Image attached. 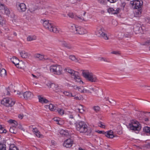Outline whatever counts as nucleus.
I'll use <instances>...</instances> for the list:
<instances>
[{
  "instance_id": "obj_1",
  "label": "nucleus",
  "mask_w": 150,
  "mask_h": 150,
  "mask_svg": "<svg viewBox=\"0 0 150 150\" xmlns=\"http://www.w3.org/2000/svg\"><path fill=\"white\" fill-rule=\"evenodd\" d=\"M76 129L80 132L86 133L87 135H90L92 132L91 129L88 127L85 122L83 121H81L76 124Z\"/></svg>"
},
{
  "instance_id": "obj_2",
  "label": "nucleus",
  "mask_w": 150,
  "mask_h": 150,
  "mask_svg": "<svg viewBox=\"0 0 150 150\" xmlns=\"http://www.w3.org/2000/svg\"><path fill=\"white\" fill-rule=\"evenodd\" d=\"M82 75L87 80L92 83H97L98 80L96 76L88 70H83Z\"/></svg>"
},
{
  "instance_id": "obj_3",
  "label": "nucleus",
  "mask_w": 150,
  "mask_h": 150,
  "mask_svg": "<svg viewBox=\"0 0 150 150\" xmlns=\"http://www.w3.org/2000/svg\"><path fill=\"white\" fill-rule=\"evenodd\" d=\"M69 28L72 32L76 34L83 35L87 33V31L83 27L77 26L74 24H71Z\"/></svg>"
},
{
  "instance_id": "obj_4",
  "label": "nucleus",
  "mask_w": 150,
  "mask_h": 150,
  "mask_svg": "<svg viewBox=\"0 0 150 150\" xmlns=\"http://www.w3.org/2000/svg\"><path fill=\"white\" fill-rule=\"evenodd\" d=\"M96 35L99 37L103 38L105 40L109 39L108 37V36L107 32L105 29L103 27L98 28L96 31Z\"/></svg>"
},
{
  "instance_id": "obj_5",
  "label": "nucleus",
  "mask_w": 150,
  "mask_h": 150,
  "mask_svg": "<svg viewBox=\"0 0 150 150\" xmlns=\"http://www.w3.org/2000/svg\"><path fill=\"white\" fill-rule=\"evenodd\" d=\"M62 67L59 65H52L50 67L51 72L57 75L60 74L62 73Z\"/></svg>"
},
{
  "instance_id": "obj_6",
  "label": "nucleus",
  "mask_w": 150,
  "mask_h": 150,
  "mask_svg": "<svg viewBox=\"0 0 150 150\" xmlns=\"http://www.w3.org/2000/svg\"><path fill=\"white\" fill-rule=\"evenodd\" d=\"M129 127L131 129L134 130L139 131L141 128L140 124L135 120L132 121L129 124Z\"/></svg>"
},
{
  "instance_id": "obj_7",
  "label": "nucleus",
  "mask_w": 150,
  "mask_h": 150,
  "mask_svg": "<svg viewBox=\"0 0 150 150\" xmlns=\"http://www.w3.org/2000/svg\"><path fill=\"white\" fill-rule=\"evenodd\" d=\"M143 2L141 0H133L130 1V4L132 8L134 9L141 8L142 6Z\"/></svg>"
},
{
  "instance_id": "obj_8",
  "label": "nucleus",
  "mask_w": 150,
  "mask_h": 150,
  "mask_svg": "<svg viewBox=\"0 0 150 150\" xmlns=\"http://www.w3.org/2000/svg\"><path fill=\"white\" fill-rule=\"evenodd\" d=\"M71 78L76 82L79 83H80L83 84V82L81 80L80 77L79 75V73L74 71L71 75Z\"/></svg>"
},
{
  "instance_id": "obj_9",
  "label": "nucleus",
  "mask_w": 150,
  "mask_h": 150,
  "mask_svg": "<svg viewBox=\"0 0 150 150\" xmlns=\"http://www.w3.org/2000/svg\"><path fill=\"white\" fill-rule=\"evenodd\" d=\"M47 85L50 88H52L56 92H58L61 91L58 85L54 83L49 82Z\"/></svg>"
},
{
  "instance_id": "obj_10",
  "label": "nucleus",
  "mask_w": 150,
  "mask_h": 150,
  "mask_svg": "<svg viewBox=\"0 0 150 150\" xmlns=\"http://www.w3.org/2000/svg\"><path fill=\"white\" fill-rule=\"evenodd\" d=\"M97 132L100 134H104L107 137L110 138H112L114 137L113 132L112 130H110L105 132L104 131L98 130Z\"/></svg>"
},
{
  "instance_id": "obj_11",
  "label": "nucleus",
  "mask_w": 150,
  "mask_h": 150,
  "mask_svg": "<svg viewBox=\"0 0 150 150\" xmlns=\"http://www.w3.org/2000/svg\"><path fill=\"white\" fill-rule=\"evenodd\" d=\"M73 143L72 139L69 138L67 139L64 142L63 145L67 148H69L71 147Z\"/></svg>"
},
{
  "instance_id": "obj_12",
  "label": "nucleus",
  "mask_w": 150,
  "mask_h": 150,
  "mask_svg": "<svg viewBox=\"0 0 150 150\" xmlns=\"http://www.w3.org/2000/svg\"><path fill=\"white\" fill-rule=\"evenodd\" d=\"M134 30L137 33H144L145 27L144 26H141L140 25H139L135 27L134 28Z\"/></svg>"
},
{
  "instance_id": "obj_13",
  "label": "nucleus",
  "mask_w": 150,
  "mask_h": 150,
  "mask_svg": "<svg viewBox=\"0 0 150 150\" xmlns=\"http://www.w3.org/2000/svg\"><path fill=\"white\" fill-rule=\"evenodd\" d=\"M11 61L18 68H21L22 67L21 66L20 63H19V61L18 58L13 57L11 59Z\"/></svg>"
},
{
  "instance_id": "obj_14",
  "label": "nucleus",
  "mask_w": 150,
  "mask_h": 150,
  "mask_svg": "<svg viewBox=\"0 0 150 150\" xmlns=\"http://www.w3.org/2000/svg\"><path fill=\"white\" fill-rule=\"evenodd\" d=\"M17 6L18 9L20 12L25 11L26 9V6L23 3L19 4L17 5Z\"/></svg>"
},
{
  "instance_id": "obj_15",
  "label": "nucleus",
  "mask_w": 150,
  "mask_h": 150,
  "mask_svg": "<svg viewBox=\"0 0 150 150\" xmlns=\"http://www.w3.org/2000/svg\"><path fill=\"white\" fill-rule=\"evenodd\" d=\"M23 96L26 99H30L33 97V94L31 92L29 91H26L23 93Z\"/></svg>"
},
{
  "instance_id": "obj_16",
  "label": "nucleus",
  "mask_w": 150,
  "mask_h": 150,
  "mask_svg": "<svg viewBox=\"0 0 150 150\" xmlns=\"http://www.w3.org/2000/svg\"><path fill=\"white\" fill-rule=\"evenodd\" d=\"M62 45L63 47H66L68 49L73 50L74 49V47L65 41L62 42Z\"/></svg>"
},
{
  "instance_id": "obj_17",
  "label": "nucleus",
  "mask_w": 150,
  "mask_h": 150,
  "mask_svg": "<svg viewBox=\"0 0 150 150\" xmlns=\"http://www.w3.org/2000/svg\"><path fill=\"white\" fill-rule=\"evenodd\" d=\"M42 21L43 22V25L44 27L46 29L49 30L50 27H52V25L51 23H49L48 20L44 21L42 20Z\"/></svg>"
},
{
  "instance_id": "obj_18",
  "label": "nucleus",
  "mask_w": 150,
  "mask_h": 150,
  "mask_svg": "<svg viewBox=\"0 0 150 150\" xmlns=\"http://www.w3.org/2000/svg\"><path fill=\"white\" fill-rule=\"evenodd\" d=\"M46 108H49L51 111H54L56 110L57 105H54L52 104H50L49 105H46L45 106Z\"/></svg>"
},
{
  "instance_id": "obj_19",
  "label": "nucleus",
  "mask_w": 150,
  "mask_h": 150,
  "mask_svg": "<svg viewBox=\"0 0 150 150\" xmlns=\"http://www.w3.org/2000/svg\"><path fill=\"white\" fill-rule=\"evenodd\" d=\"M20 54L21 57L23 58H28L30 55V54L24 51H22L20 52Z\"/></svg>"
},
{
  "instance_id": "obj_20",
  "label": "nucleus",
  "mask_w": 150,
  "mask_h": 150,
  "mask_svg": "<svg viewBox=\"0 0 150 150\" xmlns=\"http://www.w3.org/2000/svg\"><path fill=\"white\" fill-rule=\"evenodd\" d=\"M8 100L9 98H4L1 101V104L6 107H9V104L8 103L9 102Z\"/></svg>"
},
{
  "instance_id": "obj_21",
  "label": "nucleus",
  "mask_w": 150,
  "mask_h": 150,
  "mask_svg": "<svg viewBox=\"0 0 150 150\" xmlns=\"http://www.w3.org/2000/svg\"><path fill=\"white\" fill-rule=\"evenodd\" d=\"M34 57L35 59H38L40 60H43L45 59L44 55L39 53H36L34 55Z\"/></svg>"
},
{
  "instance_id": "obj_22",
  "label": "nucleus",
  "mask_w": 150,
  "mask_h": 150,
  "mask_svg": "<svg viewBox=\"0 0 150 150\" xmlns=\"http://www.w3.org/2000/svg\"><path fill=\"white\" fill-rule=\"evenodd\" d=\"M28 10L32 13H33L36 9L35 6L32 3L30 4L28 6Z\"/></svg>"
},
{
  "instance_id": "obj_23",
  "label": "nucleus",
  "mask_w": 150,
  "mask_h": 150,
  "mask_svg": "<svg viewBox=\"0 0 150 150\" xmlns=\"http://www.w3.org/2000/svg\"><path fill=\"white\" fill-rule=\"evenodd\" d=\"M78 90L81 93H86L87 92L91 93L90 92L89 90L85 89L83 86L79 87Z\"/></svg>"
},
{
  "instance_id": "obj_24",
  "label": "nucleus",
  "mask_w": 150,
  "mask_h": 150,
  "mask_svg": "<svg viewBox=\"0 0 150 150\" xmlns=\"http://www.w3.org/2000/svg\"><path fill=\"white\" fill-rule=\"evenodd\" d=\"M39 102L42 103H47L49 102L48 100L40 96H38Z\"/></svg>"
},
{
  "instance_id": "obj_25",
  "label": "nucleus",
  "mask_w": 150,
  "mask_h": 150,
  "mask_svg": "<svg viewBox=\"0 0 150 150\" xmlns=\"http://www.w3.org/2000/svg\"><path fill=\"white\" fill-rule=\"evenodd\" d=\"M59 133L62 136L68 137L69 136V133L68 132L62 129L61 130Z\"/></svg>"
},
{
  "instance_id": "obj_26",
  "label": "nucleus",
  "mask_w": 150,
  "mask_h": 150,
  "mask_svg": "<svg viewBox=\"0 0 150 150\" xmlns=\"http://www.w3.org/2000/svg\"><path fill=\"white\" fill-rule=\"evenodd\" d=\"M136 9V10L134 13V16L138 17L140 16L142 13L141 8H138Z\"/></svg>"
},
{
  "instance_id": "obj_27",
  "label": "nucleus",
  "mask_w": 150,
  "mask_h": 150,
  "mask_svg": "<svg viewBox=\"0 0 150 150\" xmlns=\"http://www.w3.org/2000/svg\"><path fill=\"white\" fill-rule=\"evenodd\" d=\"M6 75V71L4 68L0 69V76L1 77H4Z\"/></svg>"
},
{
  "instance_id": "obj_28",
  "label": "nucleus",
  "mask_w": 150,
  "mask_h": 150,
  "mask_svg": "<svg viewBox=\"0 0 150 150\" xmlns=\"http://www.w3.org/2000/svg\"><path fill=\"white\" fill-rule=\"evenodd\" d=\"M74 19L76 20L77 21H78L79 22H82L83 21H85L84 19L82 17L78 16L77 15H76L74 16Z\"/></svg>"
},
{
  "instance_id": "obj_29",
  "label": "nucleus",
  "mask_w": 150,
  "mask_h": 150,
  "mask_svg": "<svg viewBox=\"0 0 150 150\" xmlns=\"http://www.w3.org/2000/svg\"><path fill=\"white\" fill-rule=\"evenodd\" d=\"M99 60L101 62H105L107 63H110V61L108 59L103 57H100L99 58Z\"/></svg>"
},
{
  "instance_id": "obj_30",
  "label": "nucleus",
  "mask_w": 150,
  "mask_h": 150,
  "mask_svg": "<svg viewBox=\"0 0 150 150\" xmlns=\"http://www.w3.org/2000/svg\"><path fill=\"white\" fill-rule=\"evenodd\" d=\"M36 39V37L35 35H29L27 38V40L28 41H31Z\"/></svg>"
},
{
  "instance_id": "obj_31",
  "label": "nucleus",
  "mask_w": 150,
  "mask_h": 150,
  "mask_svg": "<svg viewBox=\"0 0 150 150\" xmlns=\"http://www.w3.org/2000/svg\"><path fill=\"white\" fill-rule=\"evenodd\" d=\"M17 126L15 125H13L12 127H11L9 130L10 132L16 134V127Z\"/></svg>"
},
{
  "instance_id": "obj_32",
  "label": "nucleus",
  "mask_w": 150,
  "mask_h": 150,
  "mask_svg": "<svg viewBox=\"0 0 150 150\" xmlns=\"http://www.w3.org/2000/svg\"><path fill=\"white\" fill-rule=\"evenodd\" d=\"M49 30L51 32L55 33H57L58 32L57 28L55 26H54L52 24V27L50 28Z\"/></svg>"
},
{
  "instance_id": "obj_33",
  "label": "nucleus",
  "mask_w": 150,
  "mask_h": 150,
  "mask_svg": "<svg viewBox=\"0 0 150 150\" xmlns=\"http://www.w3.org/2000/svg\"><path fill=\"white\" fill-rule=\"evenodd\" d=\"M8 103L9 104V107H12L13 105H14V104L15 103V101L14 100L12 99L11 98H9V100H8Z\"/></svg>"
},
{
  "instance_id": "obj_34",
  "label": "nucleus",
  "mask_w": 150,
  "mask_h": 150,
  "mask_svg": "<svg viewBox=\"0 0 150 150\" xmlns=\"http://www.w3.org/2000/svg\"><path fill=\"white\" fill-rule=\"evenodd\" d=\"M10 90L9 87H8L6 89H5L4 91V93L5 96L9 95H10Z\"/></svg>"
},
{
  "instance_id": "obj_35",
  "label": "nucleus",
  "mask_w": 150,
  "mask_h": 150,
  "mask_svg": "<svg viewBox=\"0 0 150 150\" xmlns=\"http://www.w3.org/2000/svg\"><path fill=\"white\" fill-rule=\"evenodd\" d=\"M143 130L146 133L150 134V127H145L144 128Z\"/></svg>"
},
{
  "instance_id": "obj_36",
  "label": "nucleus",
  "mask_w": 150,
  "mask_h": 150,
  "mask_svg": "<svg viewBox=\"0 0 150 150\" xmlns=\"http://www.w3.org/2000/svg\"><path fill=\"white\" fill-rule=\"evenodd\" d=\"M9 150H19V149L14 144L11 145L9 147Z\"/></svg>"
},
{
  "instance_id": "obj_37",
  "label": "nucleus",
  "mask_w": 150,
  "mask_h": 150,
  "mask_svg": "<svg viewBox=\"0 0 150 150\" xmlns=\"http://www.w3.org/2000/svg\"><path fill=\"white\" fill-rule=\"evenodd\" d=\"M65 70L70 75H71L72 74V73L74 71V70L69 68H67L66 69H65Z\"/></svg>"
},
{
  "instance_id": "obj_38",
  "label": "nucleus",
  "mask_w": 150,
  "mask_h": 150,
  "mask_svg": "<svg viewBox=\"0 0 150 150\" xmlns=\"http://www.w3.org/2000/svg\"><path fill=\"white\" fill-rule=\"evenodd\" d=\"M0 150H6V146L5 144L0 143Z\"/></svg>"
},
{
  "instance_id": "obj_39",
  "label": "nucleus",
  "mask_w": 150,
  "mask_h": 150,
  "mask_svg": "<svg viewBox=\"0 0 150 150\" xmlns=\"http://www.w3.org/2000/svg\"><path fill=\"white\" fill-rule=\"evenodd\" d=\"M6 130L2 127L1 125H0V133H6Z\"/></svg>"
},
{
  "instance_id": "obj_40",
  "label": "nucleus",
  "mask_w": 150,
  "mask_h": 150,
  "mask_svg": "<svg viewBox=\"0 0 150 150\" xmlns=\"http://www.w3.org/2000/svg\"><path fill=\"white\" fill-rule=\"evenodd\" d=\"M3 9L4 10V12L7 15L10 14V11L7 7L5 6Z\"/></svg>"
},
{
  "instance_id": "obj_41",
  "label": "nucleus",
  "mask_w": 150,
  "mask_h": 150,
  "mask_svg": "<svg viewBox=\"0 0 150 150\" xmlns=\"http://www.w3.org/2000/svg\"><path fill=\"white\" fill-rule=\"evenodd\" d=\"M8 122L11 123H13L14 124L13 125H17L18 123L17 122L14 120H10L8 121Z\"/></svg>"
},
{
  "instance_id": "obj_42",
  "label": "nucleus",
  "mask_w": 150,
  "mask_h": 150,
  "mask_svg": "<svg viewBox=\"0 0 150 150\" xmlns=\"http://www.w3.org/2000/svg\"><path fill=\"white\" fill-rule=\"evenodd\" d=\"M106 0H98V2L103 5H105L107 3Z\"/></svg>"
},
{
  "instance_id": "obj_43",
  "label": "nucleus",
  "mask_w": 150,
  "mask_h": 150,
  "mask_svg": "<svg viewBox=\"0 0 150 150\" xmlns=\"http://www.w3.org/2000/svg\"><path fill=\"white\" fill-rule=\"evenodd\" d=\"M93 109L94 110L97 112H98L100 110V108L98 106H93Z\"/></svg>"
},
{
  "instance_id": "obj_44",
  "label": "nucleus",
  "mask_w": 150,
  "mask_h": 150,
  "mask_svg": "<svg viewBox=\"0 0 150 150\" xmlns=\"http://www.w3.org/2000/svg\"><path fill=\"white\" fill-rule=\"evenodd\" d=\"M98 126L102 128H105V126L104 124V123L101 122H98Z\"/></svg>"
},
{
  "instance_id": "obj_45",
  "label": "nucleus",
  "mask_w": 150,
  "mask_h": 150,
  "mask_svg": "<svg viewBox=\"0 0 150 150\" xmlns=\"http://www.w3.org/2000/svg\"><path fill=\"white\" fill-rule=\"evenodd\" d=\"M14 92H16V93L18 95V96L20 97H22L23 96V93H22L21 91H14Z\"/></svg>"
},
{
  "instance_id": "obj_46",
  "label": "nucleus",
  "mask_w": 150,
  "mask_h": 150,
  "mask_svg": "<svg viewBox=\"0 0 150 150\" xmlns=\"http://www.w3.org/2000/svg\"><path fill=\"white\" fill-rule=\"evenodd\" d=\"M144 45H150V38L147 39L144 42Z\"/></svg>"
},
{
  "instance_id": "obj_47",
  "label": "nucleus",
  "mask_w": 150,
  "mask_h": 150,
  "mask_svg": "<svg viewBox=\"0 0 150 150\" xmlns=\"http://www.w3.org/2000/svg\"><path fill=\"white\" fill-rule=\"evenodd\" d=\"M63 93L64 94V95H65V96H72V97L74 96L72 95L71 93H70L69 92H67V91L64 92H63Z\"/></svg>"
},
{
  "instance_id": "obj_48",
  "label": "nucleus",
  "mask_w": 150,
  "mask_h": 150,
  "mask_svg": "<svg viewBox=\"0 0 150 150\" xmlns=\"http://www.w3.org/2000/svg\"><path fill=\"white\" fill-rule=\"evenodd\" d=\"M82 0H69L70 3L72 4H75L77 1H80Z\"/></svg>"
},
{
  "instance_id": "obj_49",
  "label": "nucleus",
  "mask_w": 150,
  "mask_h": 150,
  "mask_svg": "<svg viewBox=\"0 0 150 150\" xmlns=\"http://www.w3.org/2000/svg\"><path fill=\"white\" fill-rule=\"evenodd\" d=\"M57 111H58L59 113L61 115H63L64 113V110L61 109H58L57 110Z\"/></svg>"
},
{
  "instance_id": "obj_50",
  "label": "nucleus",
  "mask_w": 150,
  "mask_h": 150,
  "mask_svg": "<svg viewBox=\"0 0 150 150\" xmlns=\"http://www.w3.org/2000/svg\"><path fill=\"white\" fill-rule=\"evenodd\" d=\"M120 10V8H117L116 10L113 9V14H117L119 13V11Z\"/></svg>"
},
{
  "instance_id": "obj_51",
  "label": "nucleus",
  "mask_w": 150,
  "mask_h": 150,
  "mask_svg": "<svg viewBox=\"0 0 150 150\" xmlns=\"http://www.w3.org/2000/svg\"><path fill=\"white\" fill-rule=\"evenodd\" d=\"M69 58L72 61H75L76 60V58L74 55H71L69 56Z\"/></svg>"
},
{
  "instance_id": "obj_52",
  "label": "nucleus",
  "mask_w": 150,
  "mask_h": 150,
  "mask_svg": "<svg viewBox=\"0 0 150 150\" xmlns=\"http://www.w3.org/2000/svg\"><path fill=\"white\" fill-rule=\"evenodd\" d=\"M68 15L69 17H70L72 18H74L75 16H74V14L72 13H68Z\"/></svg>"
},
{
  "instance_id": "obj_53",
  "label": "nucleus",
  "mask_w": 150,
  "mask_h": 150,
  "mask_svg": "<svg viewBox=\"0 0 150 150\" xmlns=\"http://www.w3.org/2000/svg\"><path fill=\"white\" fill-rule=\"evenodd\" d=\"M35 134L36 135V136L38 137H43V136L40 134V133L39 131H38Z\"/></svg>"
},
{
  "instance_id": "obj_54",
  "label": "nucleus",
  "mask_w": 150,
  "mask_h": 150,
  "mask_svg": "<svg viewBox=\"0 0 150 150\" xmlns=\"http://www.w3.org/2000/svg\"><path fill=\"white\" fill-rule=\"evenodd\" d=\"M113 8H110L108 9V12L110 13H111L113 14Z\"/></svg>"
},
{
  "instance_id": "obj_55",
  "label": "nucleus",
  "mask_w": 150,
  "mask_h": 150,
  "mask_svg": "<svg viewBox=\"0 0 150 150\" xmlns=\"http://www.w3.org/2000/svg\"><path fill=\"white\" fill-rule=\"evenodd\" d=\"M77 110L79 111V112L81 113H82L84 111V110L82 108H78L77 109Z\"/></svg>"
},
{
  "instance_id": "obj_56",
  "label": "nucleus",
  "mask_w": 150,
  "mask_h": 150,
  "mask_svg": "<svg viewBox=\"0 0 150 150\" xmlns=\"http://www.w3.org/2000/svg\"><path fill=\"white\" fill-rule=\"evenodd\" d=\"M111 53L115 54H120L119 52L116 51H113L111 52Z\"/></svg>"
},
{
  "instance_id": "obj_57",
  "label": "nucleus",
  "mask_w": 150,
  "mask_h": 150,
  "mask_svg": "<svg viewBox=\"0 0 150 150\" xmlns=\"http://www.w3.org/2000/svg\"><path fill=\"white\" fill-rule=\"evenodd\" d=\"M31 75L34 78V79H38V76L35 75L34 74H32Z\"/></svg>"
},
{
  "instance_id": "obj_58",
  "label": "nucleus",
  "mask_w": 150,
  "mask_h": 150,
  "mask_svg": "<svg viewBox=\"0 0 150 150\" xmlns=\"http://www.w3.org/2000/svg\"><path fill=\"white\" fill-rule=\"evenodd\" d=\"M33 131L35 133V134L39 131L36 128H34L33 130Z\"/></svg>"
},
{
  "instance_id": "obj_59",
  "label": "nucleus",
  "mask_w": 150,
  "mask_h": 150,
  "mask_svg": "<svg viewBox=\"0 0 150 150\" xmlns=\"http://www.w3.org/2000/svg\"><path fill=\"white\" fill-rule=\"evenodd\" d=\"M3 21L2 20V17L0 16V24L2 25L3 23Z\"/></svg>"
},
{
  "instance_id": "obj_60",
  "label": "nucleus",
  "mask_w": 150,
  "mask_h": 150,
  "mask_svg": "<svg viewBox=\"0 0 150 150\" xmlns=\"http://www.w3.org/2000/svg\"><path fill=\"white\" fill-rule=\"evenodd\" d=\"M90 89L91 90H92V91L96 92L97 90L95 88H90Z\"/></svg>"
},
{
  "instance_id": "obj_61",
  "label": "nucleus",
  "mask_w": 150,
  "mask_h": 150,
  "mask_svg": "<svg viewBox=\"0 0 150 150\" xmlns=\"http://www.w3.org/2000/svg\"><path fill=\"white\" fill-rule=\"evenodd\" d=\"M117 0H107V1L110 2L111 3H114L116 2Z\"/></svg>"
},
{
  "instance_id": "obj_62",
  "label": "nucleus",
  "mask_w": 150,
  "mask_h": 150,
  "mask_svg": "<svg viewBox=\"0 0 150 150\" xmlns=\"http://www.w3.org/2000/svg\"><path fill=\"white\" fill-rule=\"evenodd\" d=\"M72 86L75 89H78V88H79V87L77 86L76 85H72Z\"/></svg>"
},
{
  "instance_id": "obj_63",
  "label": "nucleus",
  "mask_w": 150,
  "mask_h": 150,
  "mask_svg": "<svg viewBox=\"0 0 150 150\" xmlns=\"http://www.w3.org/2000/svg\"><path fill=\"white\" fill-rule=\"evenodd\" d=\"M146 21L147 23L150 24V18H148L146 19Z\"/></svg>"
},
{
  "instance_id": "obj_64",
  "label": "nucleus",
  "mask_w": 150,
  "mask_h": 150,
  "mask_svg": "<svg viewBox=\"0 0 150 150\" xmlns=\"http://www.w3.org/2000/svg\"><path fill=\"white\" fill-rule=\"evenodd\" d=\"M18 128L19 129H21L22 130H23V127L22 126V125H19L18 126Z\"/></svg>"
}]
</instances>
